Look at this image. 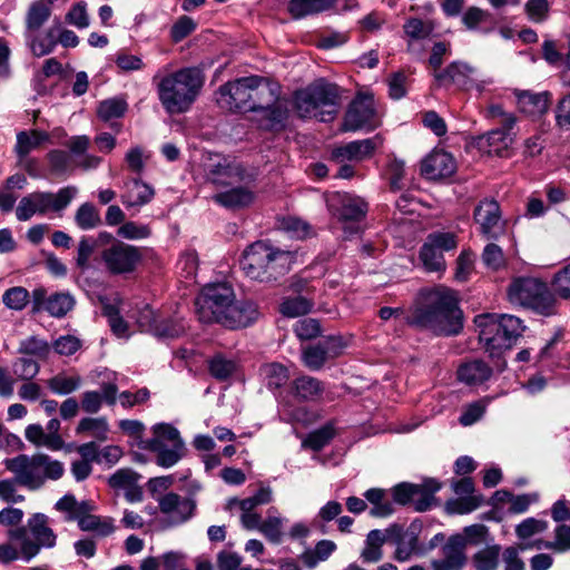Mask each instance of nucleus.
<instances>
[{
    "label": "nucleus",
    "instance_id": "obj_1",
    "mask_svg": "<svg viewBox=\"0 0 570 570\" xmlns=\"http://www.w3.org/2000/svg\"><path fill=\"white\" fill-rule=\"evenodd\" d=\"M405 323L438 337L460 335L464 328V313L458 292L446 286L421 288Z\"/></svg>",
    "mask_w": 570,
    "mask_h": 570
},
{
    "label": "nucleus",
    "instance_id": "obj_2",
    "mask_svg": "<svg viewBox=\"0 0 570 570\" xmlns=\"http://www.w3.org/2000/svg\"><path fill=\"white\" fill-rule=\"evenodd\" d=\"M170 65L157 70L153 77L158 100L169 115L185 114L196 101L204 86L199 68L185 67L170 71Z\"/></svg>",
    "mask_w": 570,
    "mask_h": 570
},
{
    "label": "nucleus",
    "instance_id": "obj_3",
    "mask_svg": "<svg viewBox=\"0 0 570 570\" xmlns=\"http://www.w3.org/2000/svg\"><path fill=\"white\" fill-rule=\"evenodd\" d=\"M473 322L493 367L502 373L507 368L504 353L515 345L525 331L522 320L510 314L483 313L476 315Z\"/></svg>",
    "mask_w": 570,
    "mask_h": 570
},
{
    "label": "nucleus",
    "instance_id": "obj_4",
    "mask_svg": "<svg viewBox=\"0 0 570 570\" xmlns=\"http://www.w3.org/2000/svg\"><path fill=\"white\" fill-rule=\"evenodd\" d=\"M198 320L204 324L217 323L227 328H239L247 324L245 307L235 298L227 283L205 285L195 298Z\"/></svg>",
    "mask_w": 570,
    "mask_h": 570
},
{
    "label": "nucleus",
    "instance_id": "obj_5",
    "mask_svg": "<svg viewBox=\"0 0 570 570\" xmlns=\"http://www.w3.org/2000/svg\"><path fill=\"white\" fill-rule=\"evenodd\" d=\"M252 91L262 94L258 101L252 102V124L257 129L278 135L287 129L289 109L279 99L281 86L278 82L263 76L252 75Z\"/></svg>",
    "mask_w": 570,
    "mask_h": 570
},
{
    "label": "nucleus",
    "instance_id": "obj_6",
    "mask_svg": "<svg viewBox=\"0 0 570 570\" xmlns=\"http://www.w3.org/2000/svg\"><path fill=\"white\" fill-rule=\"evenodd\" d=\"M292 104L302 119L314 116L318 121L332 122L341 108V87L324 78L316 79L305 88L296 89Z\"/></svg>",
    "mask_w": 570,
    "mask_h": 570
},
{
    "label": "nucleus",
    "instance_id": "obj_7",
    "mask_svg": "<svg viewBox=\"0 0 570 570\" xmlns=\"http://www.w3.org/2000/svg\"><path fill=\"white\" fill-rule=\"evenodd\" d=\"M4 465L14 474L16 481L29 489H40L47 480H58L63 475V464L47 454H19L7 459Z\"/></svg>",
    "mask_w": 570,
    "mask_h": 570
},
{
    "label": "nucleus",
    "instance_id": "obj_8",
    "mask_svg": "<svg viewBox=\"0 0 570 570\" xmlns=\"http://www.w3.org/2000/svg\"><path fill=\"white\" fill-rule=\"evenodd\" d=\"M297 253L274 247L269 240L252 243V279L277 282L292 269Z\"/></svg>",
    "mask_w": 570,
    "mask_h": 570
},
{
    "label": "nucleus",
    "instance_id": "obj_9",
    "mask_svg": "<svg viewBox=\"0 0 570 570\" xmlns=\"http://www.w3.org/2000/svg\"><path fill=\"white\" fill-rule=\"evenodd\" d=\"M509 301L531 308L542 316L556 313L557 299L548 284L540 278L520 276L512 279L508 287Z\"/></svg>",
    "mask_w": 570,
    "mask_h": 570
},
{
    "label": "nucleus",
    "instance_id": "obj_10",
    "mask_svg": "<svg viewBox=\"0 0 570 570\" xmlns=\"http://www.w3.org/2000/svg\"><path fill=\"white\" fill-rule=\"evenodd\" d=\"M78 188L67 186L60 188L57 193L33 191L23 196L17 208L16 216L20 222H27L35 215H46L49 212H62L76 197Z\"/></svg>",
    "mask_w": 570,
    "mask_h": 570
},
{
    "label": "nucleus",
    "instance_id": "obj_11",
    "mask_svg": "<svg viewBox=\"0 0 570 570\" xmlns=\"http://www.w3.org/2000/svg\"><path fill=\"white\" fill-rule=\"evenodd\" d=\"M49 519L43 513L32 514L27 527L8 529L7 538L11 541H23V556L32 560L41 549H50L56 544V534L48 523Z\"/></svg>",
    "mask_w": 570,
    "mask_h": 570
},
{
    "label": "nucleus",
    "instance_id": "obj_12",
    "mask_svg": "<svg viewBox=\"0 0 570 570\" xmlns=\"http://www.w3.org/2000/svg\"><path fill=\"white\" fill-rule=\"evenodd\" d=\"M66 146L69 148V153L52 149L47 154L50 169L55 174H65L75 166L85 170L95 169L101 163L100 157L87 153L90 139L86 135L72 136Z\"/></svg>",
    "mask_w": 570,
    "mask_h": 570
},
{
    "label": "nucleus",
    "instance_id": "obj_13",
    "mask_svg": "<svg viewBox=\"0 0 570 570\" xmlns=\"http://www.w3.org/2000/svg\"><path fill=\"white\" fill-rule=\"evenodd\" d=\"M386 490L382 488H371L363 493L372 508L368 511L372 518H387L395 512L393 503L401 507L414 505L415 497L417 495L416 483L400 482L392 487L391 495L392 502L384 500Z\"/></svg>",
    "mask_w": 570,
    "mask_h": 570
},
{
    "label": "nucleus",
    "instance_id": "obj_14",
    "mask_svg": "<svg viewBox=\"0 0 570 570\" xmlns=\"http://www.w3.org/2000/svg\"><path fill=\"white\" fill-rule=\"evenodd\" d=\"M376 115L373 94L358 91L347 106L340 130L342 132L373 131L380 126Z\"/></svg>",
    "mask_w": 570,
    "mask_h": 570
},
{
    "label": "nucleus",
    "instance_id": "obj_15",
    "mask_svg": "<svg viewBox=\"0 0 570 570\" xmlns=\"http://www.w3.org/2000/svg\"><path fill=\"white\" fill-rule=\"evenodd\" d=\"M246 169L235 157L220 154L210 155L205 165V179L217 188L244 183Z\"/></svg>",
    "mask_w": 570,
    "mask_h": 570
},
{
    "label": "nucleus",
    "instance_id": "obj_16",
    "mask_svg": "<svg viewBox=\"0 0 570 570\" xmlns=\"http://www.w3.org/2000/svg\"><path fill=\"white\" fill-rule=\"evenodd\" d=\"M100 258L108 273L121 275L132 273L142 255L138 247L116 240L101 250Z\"/></svg>",
    "mask_w": 570,
    "mask_h": 570
},
{
    "label": "nucleus",
    "instance_id": "obj_17",
    "mask_svg": "<svg viewBox=\"0 0 570 570\" xmlns=\"http://www.w3.org/2000/svg\"><path fill=\"white\" fill-rule=\"evenodd\" d=\"M249 77L229 81L216 92L217 105L234 114H245L249 110Z\"/></svg>",
    "mask_w": 570,
    "mask_h": 570
},
{
    "label": "nucleus",
    "instance_id": "obj_18",
    "mask_svg": "<svg viewBox=\"0 0 570 570\" xmlns=\"http://www.w3.org/2000/svg\"><path fill=\"white\" fill-rule=\"evenodd\" d=\"M75 298L68 292L48 294L45 287L31 292L32 312H47L52 317H63L75 306Z\"/></svg>",
    "mask_w": 570,
    "mask_h": 570
},
{
    "label": "nucleus",
    "instance_id": "obj_19",
    "mask_svg": "<svg viewBox=\"0 0 570 570\" xmlns=\"http://www.w3.org/2000/svg\"><path fill=\"white\" fill-rule=\"evenodd\" d=\"M195 507L194 500L174 492L166 493L158 500V508L167 527L179 525L189 520Z\"/></svg>",
    "mask_w": 570,
    "mask_h": 570
},
{
    "label": "nucleus",
    "instance_id": "obj_20",
    "mask_svg": "<svg viewBox=\"0 0 570 570\" xmlns=\"http://www.w3.org/2000/svg\"><path fill=\"white\" fill-rule=\"evenodd\" d=\"M473 218L480 225L481 234L488 239L497 240L504 233L501 208L494 199L480 202L474 208Z\"/></svg>",
    "mask_w": 570,
    "mask_h": 570
},
{
    "label": "nucleus",
    "instance_id": "obj_21",
    "mask_svg": "<svg viewBox=\"0 0 570 570\" xmlns=\"http://www.w3.org/2000/svg\"><path fill=\"white\" fill-rule=\"evenodd\" d=\"M474 68L463 61H452L441 71L433 72V86L438 88H451L469 90L473 85L472 73Z\"/></svg>",
    "mask_w": 570,
    "mask_h": 570
},
{
    "label": "nucleus",
    "instance_id": "obj_22",
    "mask_svg": "<svg viewBox=\"0 0 570 570\" xmlns=\"http://www.w3.org/2000/svg\"><path fill=\"white\" fill-rule=\"evenodd\" d=\"M60 421L51 419L46 430L40 424H29L24 430V438L35 446H43L50 451H59L63 448V440L59 434Z\"/></svg>",
    "mask_w": 570,
    "mask_h": 570
},
{
    "label": "nucleus",
    "instance_id": "obj_23",
    "mask_svg": "<svg viewBox=\"0 0 570 570\" xmlns=\"http://www.w3.org/2000/svg\"><path fill=\"white\" fill-rule=\"evenodd\" d=\"M456 171L454 157L445 150H434L421 163V174L438 180L452 177Z\"/></svg>",
    "mask_w": 570,
    "mask_h": 570
},
{
    "label": "nucleus",
    "instance_id": "obj_24",
    "mask_svg": "<svg viewBox=\"0 0 570 570\" xmlns=\"http://www.w3.org/2000/svg\"><path fill=\"white\" fill-rule=\"evenodd\" d=\"M326 390L325 382L303 374L295 377L287 387V394L295 401L302 402H318L323 399Z\"/></svg>",
    "mask_w": 570,
    "mask_h": 570
},
{
    "label": "nucleus",
    "instance_id": "obj_25",
    "mask_svg": "<svg viewBox=\"0 0 570 570\" xmlns=\"http://www.w3.org/2000/svg\"><path fill=\"white\" fill-rule=\"evenodd\" d=\"M282 528L283 520L276 507L268 508L266 519H263L258 512L252 511V530L259 531L268 542L273 544L282 543Z\"/></svg>",
    "mask_w": 570,
    "mask_h": 570
},
{
    "label": "nucleus",
    "instance_id": "obj_26",
    "mask_svg": "<svg viewBox=\"0 0 570 570\" xmlns=\"http://www.w3.org/2000/svg\"><path fill=\"white\" fill-rule=\"evenodd\" d=\"M518 109L531 117H541L549 111L552 94L550 91L533 92L531 90H514Z\"/></svg>",
    "mask_w": 570,
    "mask_h": 570
},
{
    "label": "nucleus",
    "instance_id": "obj_27",
    "mask_svg": "<svg viewBox=\"0 0 570 570\" xmlns=\"http://www.w3.org/2000/svg\"><path fill=\"white\" fill-rule=\"evenodd\" d=\"M154 188L138 178L125 183L120 200L126 208H140L153 200Z\"/></svg>",
    "mask_w": 570,
    "mask_h": 570
},
{
    "label": "nucleus",
    "instance_id": "obj_28",
    "mask_svg": "<svg viewBox=\"0 0 570 570\" xmlns=\"http://www.w3.org/2000/svg\"><path fill=\"white\" fill-rule=\"evenodd\" d=\"M368 212L367 203L355 195L338 194V207L335 212L338 220L358 223L363 220Z\"/></svg>",
    "mask_w": 570,
    "mask_h": 570
},
{
    "label": "nucleus",
    "instance_id": "obj_29",
    "mask_svg": "<svg viewBox=\"0 0 570 570\" xmlns=\"http://www.w3.org/2000/svg\"><path fill=\"white\" fill-rule=\"evenodd\" d=\"M493 368L483 360L475 358L458 367L456 376L466 385H479L490 380Z\"/></svg>",
    "mask_w": 570,
    "mask_h": 570
},
{
    "label": "nucleus",
    "instance_id": "obj_30",
    "mask_svg": "<svg viewBox=\"0 0 570 570\" xmlns=\"http://www.w3.org/2000/svg\"><path fill=\"white\" fill-rule=\"evenodd\" d=\"M443 484L435 478L426 476L421 484H416L419 497L414 502V511L426 512L433 507L439 505V499L435 494L442 489Z\"/></svg>",
    "mask_w": 570,
    "mask_h": 570
},
{
    "label": "nucleus",
    "instance_id": "obj_31",
    "mask_svg": "<svg viewBox=\"0 0 570 570\" xmlns=\"http://www.w3.org/2000/svg\"><path fill=\"white\" fill-rule=\"evenodd\" d=\"M50 141L49 132L45 130L31 129L17 134L14 151L20 160L24 159L32 150L39 148L42 144Z\"/></svg>",
    "mask_w": 570,
    "mask_h": 570
},
{
    "label": "nucleus",
    "instance_id": "obj_32",
    "mask_svg": "<svg viewBox=\"0 0 570 570\" xmlns=\"http://www.w3.org/2000/svg\"><path fill=\"white\" fill-rule=\"evenodd\" d=\"M147 448L157 453L156 463L161 468H170L175 465L185 453L184 442H176L174 444L161 445L160 441H148Z\"/></svg>",
    "mask_w": 570,
    "mask_h": 570
},
{
    "label": "nucleus",
    "instance_id": "obj_33",
    "mask_svg": "<svg viewBox=\"0 0 570 570\" xmlns=\"http://www.w3.org/2000/svg\"><path fill=\"white\" fill-rule=\"evenodd\" d=\"M52 9L45 0H36L30 3L24 17V33L38 32L49 20Z\"/></svg>",
    "mask_w": 570,
    "mask_h": 570
},
{
    "label": "nucleus",
    "instance_id": "obj_34",
    "mask_svg": "<svg viewBox=\"0 0 570 570\" xmlns=\"http://www.w3.org/2000/svg\"><path fill=\"white\" fill-rule=\"evenodd\" d=\"M224 188L225 190L213 196L214 202L220 206L234 209L245 206L249 202V191L246 184L240 183Z\"/></svg>",
    "mask_w": 570,
    "mask_h": 570
},
{
    "label": "nucleus",
    "instance_id": "obj_35",
    "mask_svg": "<svg viewBox=\"0 0 570 570\" xmlns=\"http://www.w3.org/2000/svg\"><path fill=\"white\" fill-rule=\"evenodd\" d=\"M314 299L303 295L286 296L278 305V312L287 318L304 317L314 308Z\"/></svg>",
    "mask_w": 570,
    "mask_h": 570
},
{
    "label": "nucleus",
    "instance_id": "obj_36",
    "mask_svg": "<svg viewBox=\"0 0 570 570\" xmlns=\"http://www.w3.org/2000/svg\"><path fill=\"white\" fill-rule=\"evenodd\" d=\"M259 374L266 387L276 391L283 387L289 380L288 368L277 362L267 363L261 366Z\"/></svg>",
    "mask_w": 570,
    "mask_h": 570
},
{
    "label": "nucleus",
    "instance_id": "obj_37",
    "mask_svg": "<svg viewBox=\"0 0 570 570\" xmlns=\"http://www.w3.org/2000/svg\"><path fill=\"white\" fill-rule=\"evenodd\" d=\"M336 429L333 420L326 422L318 429L311 431L303 440L304 448L318 452L323 450L335 438Z\"/></svg>",
    "mask_w": 570,
    "mask_h": 570
},
{
    "label": "nucleus",
    "instance_id": "obj_38",
    "mask_svg": "<svg viewBox=\"0 0 570 570\" xmlns=\"http://www.w3.org/2000/svg\"><path fill=\"white\" fill-rule=\"evenodd\" d=\"M484 502L483 494L459 497L446 500L444 511L449 515L469 514L481 507Z\"/></svg>",
    "mask_w": 570,
    "mask_h": 570
},
{
    "label": "nucleus",
    "instance_id": "obj_39",
    "mask_svg": "<svg viewBox=\"0 0 570 570\" xmlns=\"http://www.w3.org/2000/svg\"><path fill=\"white\" fill-rule=\"evenodd\" d=\"M24 39L28 48L36 57H43L51 53L57 46L52 31H48L45 35H41L40 31L24 33Z\"/></svg>",
    "mask_w": 570,
    "mask_h": 570
},
{
    "label": "nucleus",
    "instance_id": "obj_40",
    "mask_svg": "<svg viewBox=\"0 0 570 570\" xmlns=\"http://www.w3.org/2000/svg\"><path fill=\"white\" fill-rule=\"evenodd\" d=\"M328 356L322 343L308 344L301 348V361L309 371H320L328 361Z\"/></svg>",
    "mask_w": 570,
    "mask_h": 570
},
{
    "label": "nucleus",
    "instance_id": "obj_41",
    "mask_svg": "<svg viewBox=\"0 0 570 570\" xmlns=\"http://www.w3.org/2000/svg\"><path fill=\"white\" fill-rule=\"evenodd\" d=\"M293 333L299 342H309L323 336V327L320 320L304 316L293 324Z\"/></svg>",
    "mask_w": 570,
    "mask_h": 570
},
{
    "label": "nucleus",
    "instance_id": "obj_42",
    "mask_svg": "<svg viewBox=\"0 0 570 570\" xmlns=\"http://www.w3.org/2000/svg\"><path fill=\"white\" fill-rule=\"evenodd\" d=\"M186 331V326L180 318H160L155 326L151 327V334L160 340H173L181 336Z\"/></svg>",
    "mask_w": 570,
    "mask_h": 570
},
{
    "label": "nucleus",
    "instance_id": "obj_43",
    "mask_svg": "<svg viewBox=\"0 0 570 570\" xmlns=\"http://www.w3.org/2000/svg\"><path fill=\"white\" fill-rule=\"evenodd\" d=\"M208 370L216 380L226 381L238 372V364L222 354H217L209 360Z\"/></svg>",
    "mask_w": 570,
    "mask_h": 570
},
{
    "label": "nucleus",
    "instance_id": "obj_44",
    "mask_svg": "<svg viewBox=\"0 0 570 570\" xmlns=\"http://www.w3.org/2000/svg\"><path fill=\"white\" fill-rule=\"evenodd\" d=\"M531 547H535L537 549L544 547L546 549H553L560 552L570 550V525L560 524L556 528L554 542L538 540L533 544H521L520 549L524 550Z\"/></svg>",
    "mask_w": 570,
    "mask_h": 570
},
{
    "label": "nucleus",
    "instance_id": "obj_45",
    "mask_svg": "<svg viewBox=\"0 0 570 570\" xmlns=\"http://www.w3.org/2000/svg\"><path fill=\"white\" fill-rule=\"evenodd\" d=\"M79 529L95 532L99 537H107L115 531L114 519L90 513L88 517L81 518Z\"/></svg>",
    "mask_w": 570,
    "mask_h": 570
},
{
    "label": "nucleus",
    "instance_id": "obj_46",
    "mask_svg": "<svg viewBox=\"0 0 570 570\" xmlns=\"http://www.w3.org/2000/svg\"><path fill=\"white\" fill-rule=\"evenodd\" d=\"M419 258L428 272H444L446 269V263L443 253L435 249L428 242H424V244L421 246Z\"/></svg>",
    "mask_w": 570,
    "mask_h": 570
},
{
    "label": "nucleus",
    "instance_id": "obj_47",
    "mask_svg": "<svg viewBox=\"0 0 570 570\" xmlns=\"http://www.w3.org/2000/svg\"><path fill=\"white\" fill-rule=\"evenodd\" d=\"M77 433H89L99 441L108 438L109 425L105 417H83L76 429Z\"/></svg>",
    "mask_w": 570,
    "mask_h": 570
},
{
    "label": "nucleus",
    "instance_id": "obj_48",
    "mask_svg": "<svg viewBox=\"0 0 570 570\" xmlns=\"http://www.w3.org/2000/svg\"><path fill=\"white\" fill-rule=\"evenodd\" d=\"M465 539L463 535L456 533L452 534L445 546L443 547V553L445 558L454 563L456 567H463L466 562V556L464 554Z\"/></svg>",
    "mask_w": 570,
    "mask_h": 570
},
{
    "label": "nucleus",
    "instance_id": "obj_49",
    "mask_svg": "<svg viewBox=\"0 0 570 570\" xmlns=\"http://www.w3.org/2000/svg\"><path fill=\"white\" fill-rule=\"evenodd\" d=\"M81 385L79 375L57 374L48 381V387L58 395H68L77 391Z\"/></svg>",
    "mask_w": 570,
    "mask_h": 570
},
{
    "label": "nucleus",
    "instance_id": "obj_50",
    "mask_svg": "<svg viewBox=\"0 0 570 570\" xmlns=\"http://www.w3.org/2000/svg\"><path fill=\"white\" fill-rule=\"evenodd\" d=\"M382 144L380 134L366 139L351 141L354 161H363L370 159Z\"/></svg>",
    "mask_w": 570,
    "mask_h": 570
},
{
    "label": "nucleus",
    "instance_id": "obj_51",
    "mask_svg": "<svg viewBox=\"0 0 570 570\" xmlns=\"http://www.w3.org/2000/svg\"><path fill=\"white\" fill-rule=\"evenodd\" d=\"M31 301V294L22 286L8 288L2 295V303L12 311H22Z\"/></svg>",
    "mask_w": 570,
    "mask_h": 570
},
{
    "label": "nucleus",
    "instance_id": "obj_52",
    "mask_svg": "<svg viewBox=\"0 0 570 570\" xmlns=\"http://www.w3.org/2000/svg\"><path fill=\"white\" fill-rule=\"evenodd\" d=\"M75 222L82 230L92 229L99 225L100 215L91 203H83L76 212Z\"/></svg>",
    "mask_w": 570,
    "mask_h": 570
},
{
    "label": "nucleus",
    "instance_id": "obj_53",
    "mask_svg": "<svg viewBox=\"0 0 570 570\" xmlns=\"http://www.w3.org/2000/svg\"><path fill=\"white\" fill-rule=\"evenodd\" d=\"M490 148L493 149L492 155L501 158L510 156L509 146L512 144V138L503 129H492L487 132Z\"/></svg>",
    "mask_w": 570,
    "mask_h": 570
},
{
    "label": "nucleus",
    "instance_id": "obj_54",
    "mask_svg": "<svg viewBox=\"0 0 570 570\" xmlns=\"http://www.w3.org/2000/svg\"><path fill=\"white\" fill-rule=\"evenodd\" d=\"M501 547L499 544L488 546L476 552L473 557L478 570H495L499 566Z\"/></svg>",
    "mask_w": 570,
    "mask_h": 570
},
{
    "label": "nucleus",
    "instance_id": "obj_55",
    "mask_svg": "<svg viewBox=\"0 0 570 570\" xmlns=\"http://www.w3.org/2000/svg\"><path fill=\"white\" fill-rule=\"evenodd\" d=\"M117 235L124 239L140 240L151 236V228L148 224L128 220L119 226Z\"/></svg>",
    "mask_w": 570,
    "mask_h": 570
},
{
    "label": "nucleus",
    "instance_id": "obj_56",
    "mask_svg": "<svg viewBox=\"0 0 570 570\" xmlns=\"http://www.w3.org/2000/svg\"><path fill=\"white\" fill-rule=\"evenodd\" d=\"M474 267V253L471 248H464L455 261L454 279L459 283L468 282Z\"/></svg>",
    "mask_w": 570,
    "mask_h": 570
},
{
    "label": "nucleus",
    "instance_id": "obj_57",
    "mask_svg": "<svg viewBox=\"0 0 570 570\" xmlns=\"http://www.w3.org/2000/svg\"><path fill=\"white\" fill-rule=\"evenodd\" d=\"M425 242L442 253L456 249L459 244L458 236L454 233L441 230L430 233Z\"/></svg>",
    "mask_w": 570,
    "mask_h": 570
},
{
    "label": "nucleus",
    "instance_id": "obj_58",
    "mask_svg": "<svg viewBox=\"0 0 570 570\" xmlns=\"http://www.w3.org/2000/svg\"><path fill=\"white\" fill-rule=\"evenodd\" d=\"M127 104L121 98H111L99 104L98 116L102 120H110L124 116Z\"/></svg>",
    "mask_w": 570,
    "mask_h": 570
},
{
    "label": "nucleus",
    "instance_id": "obj_59",
    "mask_svg": "<svg viewBox=\"0 0 570 570\" xmlns=\"http://www.w3.org/2000/svg\"><path fill=\"white\" fill-rule=\"evenodd\" d=\"M18 352L24 355H32L39 358H47L50 352L48 342L36 336L21 341Z\"/></svg>",
    "mask_w": 570,
    "mask_h": 570
},
{
    "label": "nucleus",
    "instance_id": "obj_60",
    "mask_svg": "<svg viewBox=\"0 0 570 570\" xmlns=\"http://www.w3.org/2000/svg\"><path fill=\"white\" fill-rule=\"evenodd\" d=\"M17 560L30 562L23 556V541H9L0 543V563L9 564Z\"/></svg>",
    "mask_w": 570,
    "mask_h": 570
},
{
    "label": "nucleus",
    "instance_id": "obj_61",
    "mask_svg": "<svg viewBox=\"0 0 570 570\" xmlns=\"http://www.w3.org/2000/svg\"><path fill=\"white\" fill-rule=\"evenodd\" d=\"M66 22L78 29H86L90 24V18L87 11L86 1H78L69 9L66 14Z\"/></svg>",
    "mask_w": 570,
    "mask_h": 570
},
{
    "label": "nucleus",
    "instance_id": "obj_62",
    "mask_svg": "<svg viewBox=\"0 0 570 570\" xmlns=\"http://www.w3.org/2000/svg\"><path fill=\"white\" fill-rule=\"evenodd\" d=\"M197 28V23L189 16H180L170 28V39L174 42H180L193 33Z\"/></svg>",
    "mask_w": 570,
    "mask_h": 570
},
{
    "label": "nucleus",
    "instance_id": "obj_63",
    "mask_svg": "<svg viewBox=\"0 0 570 570\" xmlns=\"http://www.w3.org/2000/svg\"><path fill=\"white\" fill-rule=\"evenodd\" d=\"M551 284L561 298L570 299V263L553 275Z\"/></svg>",
    "mask_w": 570,
    "mask_h": 570
},
{
    "label": "nucleus",
    "instance_id": "obj_64",
    "mask_svg": "<svg viewBox=\"0 0 570 570\" xmlns=\"http://www.w3.org/2000/svg\"><path fill=\"white\" fill-rule=\"evenodd\" d=\"M556 126L563 130H570V91L562 96L554 108Z\"/></svg>",
    "mask_w": 570,
    "mask_h": 570
}]
</instances>
